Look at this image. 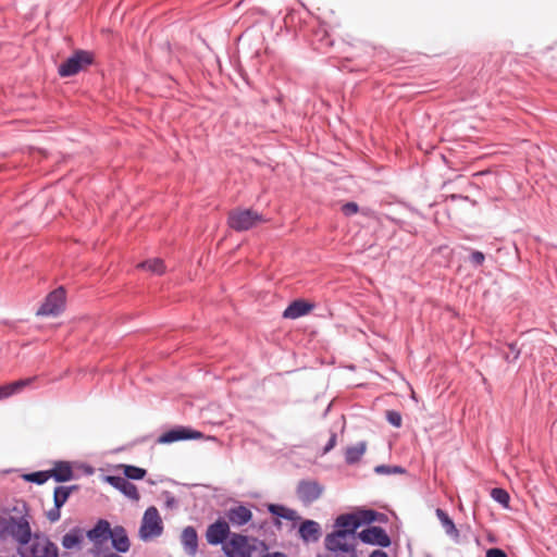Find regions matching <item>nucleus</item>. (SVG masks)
Segmentation results:
<instances>
[{"instance_id":"obj_1","label":"nucleus","mask_w":557,"mask_h":557,"mask_svg":"<svg viewBox=\"0 0 557 557\" xmlns=\"http://www.w3.org/2000/svg\"><path fill=\"white\" fill-rule=\"evenodd\" d=\"M13 511L18 515L0 516V540L5 541L11 537L17 545L26 546L33 539L27 504L22 502L21 505L13 507Z\"/></svg>"},{"instance_id":"obj_2","label":"nucleus","mask_w":557,"mask_h":557,"mask_svg":"<svg viewBox=\"0 0 557 557\" xmlns=\"http://www.w3.org/2000/svg\"><path fill=\"white\" fill-rule=\"evenodd\" d=\"M95 54L91 51L78 49L75 50L64 62L58 67V74L61 77H71L94 64Z\"/></svg>"},{"instance_id":"obj_3","label":"nucleus","mask_w":557,"mask_h":557,"mask_svg":"<svg viewBox=\"0 0 557 557\" xmlns=\"http://www.w3.org/2000/svg\"><path fill=\"white\" fill-rule=\"evenodd\" d=\"M264 222L262 214L252 209H236L228 213L227 224L235 232H245Z\"/></svg>"},{"instance_id":"obj_4","label":"nucleus","mask_w":557,"mask_h":557,"mask_svg":"<svg viewBox=\"0 0 557 557\" xmlns=\"http://www.w3.org/2000/svg\"><path fill=\"white\" fill-rule=\"evenodd\" d=\"M163 532V522L158 509L154 506L148 507L143 516L139 528V537L147 542L153 537H158Z\"/></svg>"},{"instance_id":"obj_5","label":"nucleus","mask_w":557,"mask_h":557,"mask_svg":"<svg viewBox=\"0 0 557 557\" xmlns=\"http://www.w3.org/2000/svg\"><path fill=\"white\" fill-rule=\"evenodd\" d=\"M66 295L63 286L50 292L36 311L38 317H58L65 309Z\"/></svg>"},{"instance_id":"obj_6","label":"nucleus","mask_w":557,"mask_h":557,"mask_svg":"<svg viewBox=\"0 0 557 557\" xmlns=\"http://www.w3.org/2000/svg\"><path fill=\"white\" fill-rule=\"evenodd\" d=\"M359 522L357 512L339 515L335 520V530L327 534L329 542L334 539L346 540L348 536H352L356 530L361 527Z\"/></svg>"},{"instance_id":"obj_7","label":"nucleus","mask_w":557,"mask_h":557,"mask_svg":"<svg viewBox=\"0 0 557 557\" xmlns=\"http://www.w3.org/2000/svg\"><path fill=\"white\" fill-rule=\"evenodd\" d=\"M222 550L226 557H251L255 546L249 544L246 535L232 533Z\"/></svg>"},{"instance_id":"obj_8","label":"nucleus","mask_w":557,"mask_h":557,"mask_svg":"<svg viewBox=\"0 0 557 557\" xmlns=\"http://www.w3.org/2000/svg\"><path fill=\"white\" fill-rule=\"evenodd\" d=\"M357 537L367 545L380 546L387 548L392 544V540L385 529L377 525H370L357 533Z\"/></svg>"},{"instance_id":"obj_9","label":"nucleus","mask_w":557,"mask_h":557,"mask_svg":"<svg viewBox=\"0 0 557 557\" xmlns=\"http://www.w3.org/2000/svg\"><path fill=\"white\" fill-rule=\"evenodd\" d=\"M324 492V486L315 480H300L296 487V495L304 505H311Z\"/></svg>"},{"instance_id":"obj_10","label":"nucleus","mask_w":557,"mask_h":557,"mask_svg":"<svg viewBox=\"0 0 557 557\" xmlns=\"http://www.w3.org/2000/svg\"><path fill=\"white\" fill-rule=\"evenodd\" d=\"M232 535L227 521L223 518L216 519L209 524L206 531V540L209 545L218 546L226 544V540Z\"/></svg>"},{"instance_id":"obj_11","label":"nucleus","mask_w":557,"mask_h":557,"mask_svg":"<svg viewBox=\"0 0 557 557\" xmlns=\"http://www.w3.org/2000/svg\"><path fill=\"white\" fill-rule=\"evenodd\" d=\"M203 434L197 430L188 426H175L164 433L158 438V444H172L180 441L197 440L202 437Z\"/></svg>"},{"instance_id":"obj_12","label":"nucleus","mask_w":557,"mask_h":557,"mask_svg":"<svg viewBox=\"0 0 557 557\" xmlns=\"http://www.w3.org/2000/svg\"><path fill=\"white\" fill-rule=\"evenodd\" d=\"M112 529L107 519H98L95 525L87 530L86 537L99 548L110 539Z\"/></svg>"},{"instance_id":"obj_13","label":"nucleus","mask_w":557,"mask_h":557,"mask_svg":"<svg viewBox=\"0 0 557 557\" xmlns=\"http://www.w3.org/2000/svg\"><path fill=\"white\" fill-rule=\"evenodd\" d=\"M104 481L110 484L112 487L121 492L125 497L138 502L140 495L135 484L129 482L128 479L123 474L121 475H106Z\"/></svg>"},{"instance_id":"obj_14","label":"nucleus","mask_w":557,"mask_h":557,"mask_svg":"<svg viewBox=\"0 0 557 557\" xmlns=\"http://www.w3.org/2000/svg\"><path fill=\"white\" fill-rule=\"evenodd\" d=\"M322 535L321 525L310 519H305L298 527V536L304 543H315Z\"/></svg>"},{"instance_id":"obj_15","label":"nucleus","mask_w":557,"mask_h":557,"mask_svg":"<svg viewBox=\"0 0 557 557\" xmlns=\"http://www.w3.org/2000/svg\"><path fill=\"white\" fill-rule=\"evenodd\" d=\"M267 510L269 513H271L272 516L275 517L274 524L277 528L281 527L280 519H284V520H288V521H293V522L299 521L301 519L296 510L290 509L282 504H268Z\"/></svg>"},{"instance_id":"obj_16","label":"nucleus","mask_w":557,"mask_h":557,"mask_svg":"<svg viewBox=\"0 0 557 557\" xmlns=\"http://www.w3.org/2000/svg\"><path fill=\"white\" fill-rule=\"evenodd\" d=\"M109 540L116 554H125L129 550L131 542L124 527L115 525Z\"/></svg>"},{"instance_id":"obj_17","label":"nucleus","mask_w":557,"mask_h":557,"mask_svg":"<svg viewBox=\"0 0 557 557\" xmlns=\"http://www.w3.org/2000/svg\"><path fill=\"white\" fill-rule=\"evenodd\" d=\"M49 472L50 478L58 483H64L75 478L71 462L64 460L55 461L53 468L50 469Z\"/></svg>"},{"instance_id":"obj_18","label":"nucleus","mask_w":557,"mask_h":557,"mask_svg":"<svg viewBox=\"0 0 557 557\" xmlns=\"http://www.w3.org/2000/svg\"><path fill=\"white\" fill-rule=\"evenodd\" d=\"M181 544L188 556H196L198 550V534L194 527L188 525L183 529L181 534Z\"/></svg>"},{"instance_id":"obj_19","label":"nucleus","mask_w":557,"mask_h":557,"mask_svg":"<svg viewBox=\"0 0 557 557\" xmlns=\"http://www.w3.org/2000/svg\"><path fill=\"white\" fill-rule=\"evenodd\" d=\"M313 304L304 299L293 300L284 310L283 317L286 319H298L308 314L313 309Z\"/></svg>"},{"instance_id":"obj_20","label":"nucleus","mask_w":557,"mask_h":557,"mask_svg":"<svg viewBox=\"0 0 557 557\" xmlns=\"http://www.w3.org/2000/svg\"><path fill=\"white\" fill-rule=\"evenodd\" d=\"M228 521L233 525H245L252 519V512L249 508L244 505L231 507L226 512Z\"/></svg>"},{"instance_id":"obj_21","label":"nucleus","mask_w":557,"mask_h":557,"mask_svg":"<svg viewBox=\"0 0 557 557\" xmlns=\"http://www.w3.org/2000/svg\"><path fill=\"white\" fill-rule=\"evenodd\" d=\"M435 515L437 519L440 520L442 527L445 530V533L454 540L456 543L459 542L460 533L457 529L454 520L449 517V515L442 508H437L435 510Z\"/></svg>"},{"instance_id":"obj_22","label":"nucleus","mask_w":557,"mask_h":557,"mask_svg":"<svg viewBox=\"0 0 557 557\" xmlns=\"http://www.w3.org/2000/svg\"><path fill=\"white\" fill-rule=\"evenodd\" d=\"M84 542L83 529L74 527L66 534L63 535L61 544L64 549H81Z\"/></svg>"},{"instance_id":"obj_23","label":"nucleus","mask_w":557,"mask_h":557,"mask_svg":"<svg viewBox=\"0 0 557 557\" xmlns=\"http://www.w3.org/2000/svg\"><path fill=\"white\" fill-rule=\"evenodd\" d=\"M359 523L361 525L370 527L374 522L386 523L388 518L385 513L379 512L374 509H361L357 511Z\"/></svg>"},{"instance_id":"obj_24","label":"nucleus","mask_w":557,"mask_h":557,"mask_svg":"<svg viewBox=\"0 0 557 557\" xmlns=\"http://www.w3.org/2000/svg\"><path fill=\"white\" fill-rule=\"evenodd\" d=\"M366 450V441H360L356 445L348 446L345 450V462L350 466L357 463L358 461H360Z\"/></svg>"},{"instance_id":"obj_25","label":"nucleus","mask_w":557,"mask_h":557,"mask_svg":"<svg viewBox=\"0 0 557 557\" xmlns=\"http://www.w3.org/2000/svg\"><path fill=\"white\" fill-rule=\"evenodd\" d=\"M33 536L36 540L40 539V536L38 534H35V535L33 534ZM41 547H42V545L40 544L39 541H35L33 543L29 542V544L26 546L18 545L17 554L21 557H41Z\"/></svg>"},{"instance_id":"obj_26","label":"nucleus","mask_w":557,"mask_h":557,"mask_svg":"<svg viewBox=\"0 0 557 557\" xmlns=\"http://www.w3.org/2000/svg\"><path fill=\"white\" fill-rule=\"evenodd\" d=\"M139 268L158 275L163 274L165 271L164 262L160 258L146 260L139 264Z\"/></svg>"},{"instance_id":"obj_27","label":"nucleus","mask_w":557,"mask_h":557,"mask_svg":"<svg viewBox=\"0 0 557 557\" xmlns=\"http://www.w3.org/2000/svg\"><path fill=\"white\" fill-rule=\"evenodd\" d=\"M22 478L26 482L34 483L37 485H42L50 479V472H49V470L34 471V472L23 474Z\"/></svg>"},{"instance_id":"obj_28","label":"nucleus","mask_w":557,"mask_h":557,"mask_svg":"<svg viewBox=\"0 0 557 557\" xmlns=\"http://www.w3.org/2000/svg\"><path fill=\"white\" fill-rule=\"evenodd\" d=\"M122 468L123 474L128 480H143L147 474L146 469L134 465H122Z\"/></svg>"},{"instance_id":"obj_29","label":"nucleus","mask_w":557,"mask_h":557,"mask_svg":"<svg viewBox=\"0 0 557 557\" xmlns=\"http://www.w3.org/2000/svg\"><path fill=\"white\" fill-rule=\"evenodd\" d=\"M491 497L505 508L509 507L510 496L509 493L503 487H493L491 490Z\"/></svg>"},{"instance_id":"obj_30","label":"nucleus","mask_w":557,"mask_h":557,"mask_svg":"<svg viewBox=\"0 0 557 557\" xmlns=\"http://www.w3.org/2000/svg\"><path fill=\"white\" fill-rule=\"evenodd\" d=\"M374 472L381 475H389L404 474L407 472V470L401 466L377 465L374 467Z\"/></svg>"},{"instance_id":"obj_31","label":"nucleus","mask_w":557,"mask_h":557,"mask_svg":"<svg viewBox=\"0 0 557 557\" xmlns=\"http://www.w3.org/2000/svg\"><path fill=\"white\" fill-rule=\"evenodd\" d=\"M41 557H59L58 546L49 537L42 536Z\"/></svg>"},{"instance_id":"obj_32","label":"nucleus","mask_w":557,"mask_h":557,"mask_svg":"<svg viewBox=\"0 0 557 557\" xmlns=\"http://www.w3.org/2000/svg\"><path fill=\"white\" fill-rule=\"evenodd\" d=\"M71 494L67 492V488H63V485H58L53 490V504L63 507L65 503L69 500Z\"/></svg>"},{"instance_id":"obj_33","label":"nucleus","mask_w":557,"mask_h":557,"mask_svg":"<svg viewBox=\"0 0 557 557\" xmlns=\"http://www.w3.org/2000/svg\"><path fill=\"white\" fill-rule=\"evenodd\" d=\"M35 380H36V376H33V377L21 379V380L8 383L9 387H10L11 396L22 392L23 388L30 385Z\"/></svg>"},{"instance_id":"obj_34","label":"nucleus","mask_w":557,"mask_h":557,"mask_svg":"<svg viewBox=\"0 0 557 557\" xmlns=\"http://www.w3.org/2000/svg\"><path fill=\"white\" fill-rule=\"evenodd\" d=\"M508 351H503V357L507 362H515L520 357V349L517 347L516 343H509L506 345Z\"/></svg>"},{"instance_id":"obj_35","label":"nucleus","mask_w":557,"mask_h":557,"mask_svg":"<svg viewBox=\"0 0 557 557\" xmlns=\"http://www.w3.org/2000/svg\"><path fill=\"white\" fill-rule=\"evenodd\" d=\"M468 261L473 268L483 265L485 261V255L482 251L470 249Z\"/></svg>"},{"instance_id":"obj_36","label":"nucleus","mask_w":557,"mask_h":557,"mask_svg":"<svg viewBox=\"0 0 557 557\" xmlns=\"http://www.w3.org/2000/svg\"><path fill=\"white\" fill-rule=\"evenodd\" d=\"M387 422L394 428H400L403 423V418L399 411L397 410H387L385 413Z\"/></svg>"},{"instance_id":"obj_37","label":"nucleus","mask_w":557,"mask_h":557,"mask_svg":"<svg viewBox=\"0 0 557 557\" xmlns=\"http://www.w3.org/2000/svg\"><path fill=\"white\" fill-rule=\"evenodd\" d=\"M359 210L360 209H359L358 203L354 202V201H348L342 206V213L345 216H351V215L356 214L357 212H359Z\"/></svg>"},{"instance_id":"obj_38","label":"nucleus","mask_w":557,"mask_h":557,"mask_svg":"<svg viewBox=\"0 0 557 557\" xmlns=\"http://www.w3.org/2000/svg\"><path fill=\"white\" fill-rule=\"evenodd\" d=\"M61 508L62 507L53 504V507L47 511V519L52 523L59 521L61 518Z\"/></svg>"},{"instance_id":"obj_39","label":"nucleus","mask_w":557,"mask_h":557,"mask_svg":"<svg viewBox=\"0 0 557 557\" xmlns=\"http://www.w3.org/2000/svg\"><path fill=\"white\" fill-rule=\"evenodd\" d=\"M336 442H337V434L335 432H331L329 441L326 442V444L324 445V447L322 449V455L330 453L335 447Z\"/></svg>"},{"instance_id":"obj_40","label":"nucleus","mask_w":557,"mask_h":557,"mask_svg":"<svg viewBox=\"0 0 557 557\" xmlns=\"http://www.w3.org/2000/svg\"><path fill=\"white\" fill-rule=\"evenodd\" d=\"M485 557H508L502 548L493 547L486 550Z\"/></svg>"},{"instance_id":"obj_41","label":"nucleus","mask_w":557,"mask_h":557,"mask_svg":"<svg viewBox=\"0 0 557 557\" xmlns=\"http://www.w3.org/2000/svg\"><path fill=\"white\" fill-rule=\"evenodd\" d=\"M11 396L9 384L0 385V401Z\"/></svg>"},{"instance_id":"obj_42","label":"nucleus","mask_w":557,"mask_h":557,"mask_svg":"<svg viewBox=\"0 0 557 557\" xmlns=\"http://www.w3.org/2000/svg\"><path fill=\"white\" fill-rule=\"evenodd\" d=\"M165 496H166V506L173 507L176 504L175 497L170 492H165Z\"/></svg>"},{"instance_id":"obj_43","label":"nucleus","mask_w":557,"mask_h":557,"mask_svg":"<svg viewBox=\"0 0 557 557\" xmlns=\"http://www.w3.org/2000/svg\"><path fill=\"white\" fill-rule=\"evenodd\" d=\"M369 557H388V554L382 549L373 550Z\"/></svg>"},{"instance_id":"obj_44","label":"nucleus","mask_w":557,"mask_h":557,"mask_svg":"<svg viewBox=\"0 0 557 557\" xmlns=\"http://www.w3.org/2000/svg\"><path fill=\"white\" fill-rule=\"evenodd\" d=\"M261 557H288V556L282 552H273V553H265Z\"/></svg>"},{"instance_id":"obj_45","label":"nucleus","mask_w":557,"mask_h":557,"mask_svg":"<svg viewBox=\"0 0 557 557\" xmlns=\"http://www.w3.org/2000/svg\"><path fill=\"white\" fill-rule=\"evenodd\" d=\"M63 488H65V490L67 488V492L70 494H72L73 492H76V491L79 490V485H76V484H74V485H63Z\"/></svg>"},{"instance_id":"obj_46","label":"nucleus","mask_w":557,"mask_h":557,"mask_svg":"<svg viewBox=\"0 0 557 557\" xmlns=\"http://www.w3.org/2000/svg\"><path fill=\"white\" fill-rule=\"evenodd\" d=\"M450 199L453 200H457V199H460V200H468L469 197L468 196H462V195H457V194H453L449 196Z\"/></svg>"},{"instance_id":"obj_47","label":"nucleus","mask_w":557,"mask_h":557,"mask_svg":"<svg viewBox=\"0 0 557 557\" xmlns=\"http://www.w3.org/2000/svg\"><path fill=\"white\" fill-rule=\"evenodd\" d=\"M361 211H362L363 215H369V213L371 212L370 209H362Z\"/></svg>"}]
</instances>
